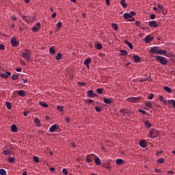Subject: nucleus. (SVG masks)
<instances>
[{"mask_svg":"<svg viewBox=\"0 0 175 175\" xmlns=\"http://www.w3.org/2000/svg\"><path fill=\"white\" fill-rule=\"evenodd\" d=\"M135 62H140V57L137 55H134L133 57Z\"/></svg>","mask_w":175,"mask_h":175,"instance_id":"nucleus-30","label":"nucleus"},{"mask_svg":"<svg viewBox=\"0 0 175 175\" xmlns=\"http://www.w3.org/2000/svg\"><path fill=\"white\" fill-rule=\"evenodd\" d=\"M11 130L12 131V132L16 133V132H17V126H16V124H12L11 126Z\"/></svg>","mask_w":175,"mask_h":175,"instance_id":"nucleus-15","label":"nucleus"},{"mask_svg":"<svg viewBox=\"0 0 175 175\" xmlns=\"http://www.w3.org/2000/svg\"><path fill=\"white\" fill-rule=\"evenodd\" d=\"M11 43L12 44L13 47H17V46H18V43L17 42V40L14 38H13L11 40Z\"/></svg>","mask_w":175,"mask_h":175,"instance_id":"nucleus-9","label":"nucleus"},{"mask_svg":"<svg viewBox=\"0 0 175 175\" xmlns=\"http://www.w3.org/2000/svg\"><path fill=\"white\" fill-rule=\"evenodd\" d=\"M159 9H161V10H163V5L159 4L158 5Z\"/></svg>","mask_w":175,"mask_h":175,"instance_id":"nucleus-53","label":"nucleus"},{"mask_svg":"<svg viewBox=\"0 0 175 175\" xmlns=\"http://www.w3.org/2000/svg\"><path fill=\"white\" fill-rule=\"evenodd\" d=\"M10 75H12L10 72H6L5 73H1L0 76L3 79H9V76H10Z\"/></svg>","mask_w":175,"mask_h":175,"instance_id":"nucleus-7","label":"nucleus"},{"mask_svg":"<svg viewBox=\"0 0 175 175\" xmlns=\"http://www.w3.org/2000/svg\"><path fill=\"white\" fill-rule=\"evenodd\" d=\"M9 162L10 163H13V162H14V157H10Z\"/></svg>","mask_w":175,"mask_h":175,"instance_id":"nucleus-46","label":"nucleus"},{"mask_svg":"<svg viewBox=\"0 0 175 175\" xmlns=\"http://www.w3.org/2000/svg\"><path fill=\"white\" fill-rule=\"evenodd\" d=\"M124 18L126 19V18H132L131 16V14L130 13H125L123 15Z\"/></svg>","mask_w":175,"mask_h":175,"instance_id":"nucleus-23","label":"nucleus"},{"mask_svg":"<svg viewBox=\"0 0 175 175\" xmlns=\"http://www.w3.org/2000/svg\"><path fill=\"white\" fill-rule=\"evenodd\" d=\"M56 16H57V14L55 12V13H53V14H52L51 18H55V17H56Z\"/></svg>","mask_w":175,"mask_h":175,"instance_id":"nucleus-61","label":"nucleus"},{"mask_svg":"<svg viewBox=\"0 0 175 175\" xmlns=\"http://www.w3.org/2000/svg\"><path fill=\"white\" fill-rule=\"evenodd\" d=\"M154 94H150L148 96V99H154Z\"/></svg>","mask_w":175,"mask_h":175,"instance_id":"nucleus-47","label":"nucleus"},{"mask_svg":"<svg viewBox=\"0 0 175 175\" xmlns=\"http://www.w3.org/2000/svg\"><path fill=\"white\" fill-rule=\"evenodd\" d=\"M120 3L123 8H126L127 5L126 3H125V0H121Z\"/></svg>","mask_w":175,"mask_h":175,"instance_id":"nucleus-33","label":"nucleus"},{"mask_svg":"<svg viewBox=\"0 0 175 175\" xmlns=\"http://www.w3.org/2000/svg\"><path fill=\"white\" fill-rule=\"evenodd\" d=\"M58 128V126L57 124H53L51 126L49 129L50 132L54 133L55 131H57V129Z\"/></svg>","mask_w":175,"mask_h":175,"instance_id":"nucleus-10","label":"nucleus"},{"mask_svg":"<svg viewBox=\"0 0 175 175\" xmlns=\"http://www.w3.org/2000/svg\"><path fill=\"white\" fill-rule=\"evenodd\" d=\"M38 29H39V28L35 26V25L32 27V31H33V32H38Z\"/></svg>","mask_w":175,"mask_h":175,"instance_id":"nucleus-39","label":"nucleus"},{"mask_svg":"<svg viewBox=\"0 0 175 175\" xmlns=\"http://www.w3.org/2000/svg\"><path fill=\"white\" fill-rule=\"evenodd\" d=\"M167 51L166 50H161V49H157V54H159L161 55H163V54H167Z\"/></svg>","mask_w":175,"mask_h":175,"instance_id":"nucleus-12","label":"nucleus"},{"mask_svg":"<svg viewBox=\"0 0 175 175\" xmlns=\"http://www.w3.org/2000/svg\"><path fill=\"white\" fill-rule=\"evenodd\" d=\"M107 6H110V0H105Z\"/></svg>","mask_w":175,"mask_h":175,"instance_id":"nucleus-57","label":"nucleus"},{"mask_svg":"<svg viewBox=\"0 0 175 175\" xmlns=\"http://www.w3.org/2000/svg\"><path fill=\"white\" fill-rule=\"evenodd\" d=\"M159 100H161V102H163L165 103V105H166V100H165V98H163V96H159Z\"/></svg>","mask_w":175,"mask_h":175,"instance_id":"nucleus-29","label":"nucleus"},{"mask_svg":"<svg viewBox=\"0 0 175 175\" xmlns=\"http://www.w3.org/2000/svg\"><path fill=\"white\" fill-rule=\"evenodd\" d=\"M62 173L63 174H65V175L68 174V170L66 168H64L62 170Z\"/></svg>","mask_w":175,"mask_h":175,"instance_id":"nucleus-45","label":"nucleus"},{"mask_svg":"<svg viewBox=\"0 0 175 175\" xmlns=\"http://www.w3.org/2000/svg\"><path fill=\"white\" fill-rule=\"evenodd\" d=\"M94 162L96 163V165H100L102 163V162L100 161V159H99V157H96L95 159H94Z\"/></svg>","mask_w":175,"mask_h":175,"instance_id":"nucleus-16","label":"nucleus"},{"mask_svg":"<svg viewBox=\"0 0 175 175\" xmlns=\"http://www.w3.org/2000/svg\"><path fill=\"white\" fill-rule=\"evenodd\" d=\"M18 94L20 96H25V91L24 90H18Z\"/></svg>","mask_w":175,"mask_h":175,"instance_id":"nucleus-17","label":"nucleus"},{"mask_svg":"<svg viewBox=\"0 0 175 175\" xmlns=\"http://www.w3.org/2000/svg\"><path fill=\"white\" fill-rule=\"evenodd\" d=\"M88 98H92V96H96V94H94V92L92 90H88Z\"/></svg>","mask_w":175,"mask_h":175,"instance_id":"nucleus-13","label":"nucleus"},{"mask_svg":"<svg viewBox=\"0 0 175 175\" xmlns=\"http://www.w3.org/2000/svg\"><path fill=\"white\" fill-rule=\"evenodd\" d=\"M61 58H62L61 53H58L57 55L56 56V59L59 60V59H61Z\"/></svg>","mask_w":175,"mask_h":175,"instance_id":"nucleus-49","label":"nucleus"},{"mask_svg":"<svg viewBox=\"0 0 175 175\" xmlns=\"http://www.w3.org/2000/svg\"><path fill=\"white\" fill-rule=\"evenodd\" d=\"M40 105L42 106V107H49V105L43 101L40 102Z\"/></svg>","mask_w":175,"mask_h":175,"instance_id":"nucleus-31","label":"nucleus"},{"mask_svg":"<svg viewBox=\"0 0 175 175\" xmlns=\"http://www.w3.org/2000/svg\"><path fill=\"white\" fill-rule=\"evenodd\" d=\"M57 109L59 111H64V108L61 106H57Z\"/></svg>","mask_w":175,"mask_h":175,"instance_id":"nucleus-48","label":"nucleus"},{"mask_svg":"<svg viewBox=\"0 0 175 175\" xmlns=\"http://www.w3.org/2000/svg\"><path fill=\"white\" fill-rule=\"evenodd\" d=\"M126 54H128V51L125 50L120 51V55L124 56V55H126Z\"/></svg>","mask_w":175,"mask_h":175,"instance_id":"nucleus-26","label":"nucleus"},{"mask_svg":"<svg viewBox=\"0 0 175 175\" xmlns=\"http://www.w3.org/2000/svg\"><path fill=\"white\" fill-rule=\"evenodd\" d=\"M12 80H18V75L14 74V75L12 76Z\"/></svg>","mask_w":175,"mask_h":175,"instance_id":"nucleus-36","label":"nucleus"},{"mask_svg":"<svg viewBox=\"0 0 175 175\" xmlns=\"http://www.w3.org/2000/svg\"><path fill=\"white\" fill-rule=\"evenodd\" d=\"M150 18H151V20H155V15H154V14H150Z\"/></svg>","mask_w":175,"mask_h":175,"instance_id":"nucleus-52","label":"nucleus"},{"mask_svg":"<svg viewBox=\"0 0 175 175\" xmlns=\"http://www.w3.org/2000/svg\"><path fill=\"white\" fill-rule=\"evenodd\" d=\"M79 85H85V82H79Z\"/></svg>","mask_w":175,"mask_h":175,"instance_id":"nucleus-59","label":"nucleus"},{"mask_svg":"<svg viewBox=\"0 0 175 175\" xmlns=\"http://www.w3.org/2000/svg\"><path fill=\"white\" fill-rule=\"evenodd\" d=\"M11 18H12V20L16 21V20H17V16L14 15V16H12V17Z\"/></svg>","mask_w":175,"mask_h":175,"instance_id":"nucleus-58","label":"nucleus"},{"mask_svg":"<svg viewBox=\"0 0 175 175\" xmlns=\"http://www.w3.org/2000/svg\"><path fill=\"white\" fill-rule=\"evenodd\" d=\"M94 109L98 113H100V111H102V109H100L99 107H95Z\"/></svg>","mask_w":175,"mask_h":175,"instance_id":"nucleus-40","label":"nucleus"},{"mask_svg":"<svg viewBox=\"0 0 175 175\" xmlns=\"http://www.w3.org/2000/svg\"><path fill=\"white\" fill-rule=\"evenodd\" d=\"M21 17H22L23 20L26 21V23H31L32 21V20H33V18L31 16H25L24 15H21Z\"/></svg>","mask_w":175,"mask_h":175,"instance_id":"nucleus-4","label":"nucleus"},{"mask_svg":"<svg viewBox=\"0 0 175 175\" xmlns=\"http://www.w3.org/2000/svg\"><path fill=\"white\" fill-rule=\"evenodd\" d=\"M138 111H139V113H142V114H143L144 116L146 115V111L144 110L138 109Z\"/></svg>","mask_w":175,"mask_h":175,"instance_id":"nucleus-51","label":"nucleus"},{"mask_svg":"<svg viewBox=\"0 0 175 175\" xmlns=\"http://www.w3.org/2000/svg\"><path fill=\"white\" fill-rule=\"evenodd\" d=\"M145 106H146V107H152V103H151V101H146L145 103Z\"/></svg>","mask_w":175,"mask_h":175,"instance_id":"nucleus-20","label":"nucleus"},{"mask_svg":"<svg viewBox=\"0 0 175 175\" xmlns=\"http://www.w3.org/2000/svg\"><path fill=\"white\" fill-rule=\"evenodd\" d=\"M139 146L142 147V148H146V147H147V142H146L145 140H142L139 142Z\"/></svg>","mask_w":175,"mask_h":175,"instance_id":"nucleus-11","label":"nucleus"},{"mask_svg":"<svg viewBox=\"0 0 175 175\" xmlns=\"http://www.w3.org/2000/svg\"><path fill=\"white\" fill-rule=\"evenodd\" d=\"M34 122H36V124H37L38 126H41L40 120H39V118H36L34 120Z\"/></svg>","mask_w":175,"mask_h":175,"instance_id":"nucleus-34","label":"nucleus"},{"mask_svg":"<svg viewBox=\"0 0 175 175\" xmlns=\"http://www.w3.org/2000/svg\"><path fill=\"white\" fill-rule=\"evenodd\" d=\"M164 90L166 91V92H168L169 94H172V89L167 86L164 87Z\"/></svg>","mask_w":175,"mask_h":175,"instance_id":"nucleus-24","label":"nucleus"},{"mask_svg":"<svg viewBox=\"0 0 175 175\" xmlns=\"http://www.w3.org/2000/svg\"><path fill=\"white\" fill-rule=\"evenodd\" d=\"M145 126H146V128H151V123H150L148 121H146Z\"/></svg>","mask_w":175,"mask_h":175,"instance_id":"nucleus-37","label":"nucleus"},{"mask_svg":"<svg viewBox=\"0 0 175 175\" xmlns=\"http://www.w3.org/2000/svg\"><path fill=\"white\" fill-rule=\"evenodd\" d=\"M167 173L168 174H174V172H173L172 170L168 171Z\"/></svg>","mask_w":175,"mask_h":175,"instance_id":"nucleus-62","label":"nucleus"},{"mask_svg":"<svg viewBox=\"0 0 175 175\" xmlns=\"http://www.w3.org/2000/svg\"><path fill=\"white\" fill-rule=\"evenodd\" d=\"M112 27L113 28L114 31H117V29H118V26H117V24L116 23L112 25Z\"/></svg>","mask_w":175,"mask_h":175,"instance_id":"nucleus-43","label":"nucleus"},{"mask_svg":"<svg viewBox=\"0 0 175 175\" xmlns=\"http://www.w3.org/2000/svg\"><path fill=\"white\" fill-rule=\"evenodd\" d=\"M22 58H24L25 59H27V61H31L32 59V57H31V51L29 50H24L22 52Z\"/></svg>","mask_w":175,"mask_h":175,"instance_id":"nucleus-1","label":"nucleus"},{"mask_svg":"<svg viewBox=\"0 0 175 175\" xmlns=\"http://www.w3.org/2000/svg\"><path fill=\"white\" fill-rule=\"evenodd\" d=\"M16 70V72H21V68H17Z\"/></svg>","mask_w":175,"mask_h":175,"instance_id":"nucleus-64","label":"nucleus"},{"mask_svg":"<svg viewBox=\"0 0 175 175\" xmlns=\"http://www.w3.org/2000/svg\"><path fill=\"white\" fill-rule=\"evenodd\" d=\"M158 136V134L157 133V131L155 130H151L149 133V137L152 139H154V137H157Z\"/></svg>","mask_w":175,"mask_h":175,"instance_id":"nucleus-5","label":"nucleus"},{"mask_svg":"<svg viewBox=\"0 0 175 175\" xmlns=\"http://www.w3.org/2000/svg\"><path fill=\"white\" fill-rule=\"evenodd\" d=\"M86 161L88 163H90V162H92V157H91V154L88 155L86 157Z\"/></svg>","mask_w":175,"mask_h":175,"instance_id":"nucleus-25","label":"nucleus"},{"mask_svg":"<svg viewBox=\"0 0 175 175\" xmlns=\"http://www.w3.org/2000/svg\"><path fill=\"white\" fill-rule=\"evenodd\" d=\"M146 43H150L151 40H152V37L150 36H147L144 39Z\"/></svg>","mask_w":175,"mask_h":175,"instance_id":"nucleus-14","label":"nucleus"},{"mask_svg":"<svg viewBox=\"0 0 175 175\" xmlns=\"http://www.w3.org/2000/svg\"><path fill=\"white\" fill-rule=\"evenodd\" d=\"M155 173H161V170L159 169H155L154 170Z\"/></svg>","mask_w":175,"mask_h":175,"instance_id":"nucleus-60","label":"nucleus"},{"mask_svg":"<svg viewBox=\"0 0 175 175\" xmlns=\"http://www.w3.org/2000/svg\"><path fill=\"white\" fill-rule=\"evenodd\" d=\"M103 92V89H102V88H98L96 90L97 94H101Z\"/></svg>","mask_w":175,"mask_h":175,"instance_id":"nucleus-44","label":"nucleus"},{"mask_svg":"<svg viewBox=\"0 0 175 175\" xmlns=\"http://www.w3.org/2000/svg\"><path fill=\"white\" fill-rule=\"evenodd\" d=\"M103 46L102 45V44L100 43H97L96 44V48L98 49V50H102Z\"/></svg>","mask_w":175,"mask_h":175,"instance_id":"nucleus-28","label":"nucleus"},{"mask_svg":"<svg viewBox=\"0 0 175 175\" xmlns=\"http://www.w3.org/2000/svg\"><path fill=\"white\" fill-rule=\"evenodd\" d=\"M116 164L117 165H123L124 164V160L121 159H116Z\"/></svg>","mask_w":175,"mask_h":175,"instance_id":"nucleus-18","label":"nucleus"},{"mask_svg":"<svg viewBox=\"0 0 175 175\" xmlns=\"http://www.w3.org/2000/svg\"><path fill=\"white\" fill-rule=\"evenodd\" d=\"M5 105L8 110H10L12 109V104L10 102H6Z\"/></svg>","mask_w":175,"mask_h":175,"instance_id":"nucleus-27","label":"nucleus"},{"mask_svg":"<svg viewBox=\"0 0 175 175\" xmlns=\"http://www.w3.org/2000/svg\"><path fill=\"white\" fill-rule=\"evenodd\" d=\"M125 43L127 44V46H129L131 50L133 49V45L132 44V43L129 42V41H125Z\"/></svg>","mask_w":175,"mask_h":175,"instance_id":"nucleus-22","label":"nucleus"},{"mask_svg":"<svg viewBox=\"0 0 175 175\" xmlns=\"http://www.w3.org/2000/svg\"><path fill=\"white\" fill-rule=\"evenodd\" d=\"M64 120L67 122H70V119L69 118H68V117L64 118Z\"/></svg>","mask_w":175,"mask_h":175,"instance_id":"nucleus-56","label":"nucleus"},{"mask_svg":"<svg viewBox=\"0 0 175 175\" xmlns=\"http://www.w3.org/2000/svg\"><path fill=\"white\" fill-rule=\"evenodd\" d=\"M10 152H11L10 150H6L3 151V153L4 154V155H10Z\"/></svg>","mask_w":175,"mask_h":175,"instance_id":"nucleus-35","label":"nucleus"},{"mask_svg":"<svg viewBox=\"0 0 175 175\" xmlns=\"http://www.w3.org/2000/svg\"><path fill=\"white\" fill-rule=\"evenodd\" d=\"M154 58L157 61H159L161 65H167V59H166L165 57L156 55Z\"/></svg>","mask_w":175,"mask_h":175,"instance_id":"nucleus-2","label":"nucleus"},{"mask_svg":"<svg viewBox=\"0 0 175 175\" xmlns=\"http://www.w3.org/2000/svg\"><path fill=\"white\" fill-rule=\"evenodd\" d=\"M157 162H159V163H163V162H165V159L163 158H160L157 160Z\"/></svg>","mask_w":175,"mask_h":175,"instance_id":"nucleus-42","label":"nucleus"},{"mask_svg":"<svg viewBox=\"0 0 175 175\" xmlns=\"http://www.w3.org/2000/svg\"><path fill=\"white\" fill-rule=\"evenodd\" d=\"M103 102L105 103L107 105H110V103H111V98H104Z\"/></svg>","mask_w":175,"mask_h":175,"instance_id":"nucleus-19","label":"nucleus"},{"mask_svg":"<svg viewBox=\"0 0 175 175\" xmlns=\"http://www.w3.org/2000/svg\"><path fill=\"white\" fill-rule=\"evenodd\" d=\"M126 100H128V102H131L132 103H137V102L140 100V97H130L126 98Z\"/></svg>","mask_w":175,"mask_h":175,"instance_id":"nucleus-3","label":"nucleus"},{"mask_svg":"<svg viewBox=\"0 0 175 175\" xmlns=\"http://www.w3.org/2000/svg\"><path fill=\"white\" fill-rule=\"evenodd\" d=\"M90 64H91V58L86 59L83 62V65H88Z\"/></svg>","mask_w":175,"mask_h":175,"instance_id":"nucleus-21","label":"nucleus"},{"mask_svg":"<svg viewBox=\"0 0 175 175\" xmlns=\"http://www.w3.org/2000/svg\"><path fill=\"white\" fill-rule=\"evenodd\" d=\"M158 50H159V46H153L152 48H150V50L149 51V53H156L158 51Z\"/></svg>","mask_w":175,"mask_h":175,"instance_id":"nucleus-8","label":"nucleus"},{"mask_svg":"<svg viewBox=\"0 0 175 175\" xmlns=\"http://www.w3.org/2000/svg\"><path fill=\"white\" fill-rule=\"evenodd\" d=\"M1 175H6V171L4 169H0Z\"/></svg>","mask_w":175,"mask_h":175,"instance_id":"nucleus-38","label":"nucleus"},{"mask_svg":"<svg viewBox=\"0 0 175 175\" xmlns=\"http://www.w3.org/2000/svg\"><path fill=\"white\" fill-rule=\"evenodd\" d=\"M149 27L157 28L158 27V24H157V22L155 21H151L148 22Z\"/></svg>","mask_w":175,"mask_h":175,"instance_id":"nucleus-6","label":"nucleus"},{"mask_svg":"<svg viewBox=\"0 0 175 175\" xmlns=\"http://www.w3.org/2000/svg\"><path fill=\"white\" fill-rule=\"evenodd\" d=\"M49 52L51 53V54H55V49H54V47L51 46L49 49Z\"/></svg>","mask_w":175,"mask_h":175,"instance_id":"nucleus-32","label":"nucleus"},{"mask_svg":"<svg viewBox=\"0 0 175 175\" xmlns=\"http://www.w3.org/2000/svg\"><path fill=\"white\" fill-rule=\"evenodd\" d=\"M57 27L59 28H59H61V27H62V23H61V22H58L57 23Z\"/></svg>","mask_w":175,"mask_h":175,"instance_id":"nucleus-50","label":"nucleus"},{"mask_svg":"<svg viewBox=\"0 0 175 175\" xmlns=\"http://www.w3.org/2000/svg\"><path fill=\"white\" fill-rule=\"evenodd\" d=\"M33 161H34V162L39 163L40 162L39 157L34 156Z\"/></svg>","mask_w":175,"mask_h":175,"instance_id":"nucleus-41","label":"nucleus"},{"mask_svg":"<svg viewBox=\"0 0 175 175\" xmlns=\"http://www.w3.org/2000/svg\"><path fill=\"white\" fill-rule=\"evenodd\" d=\"M36 27H38V28H40V23H36Z\"/></svg>","mask_w":175,"mask_h":175,"instance_id":"nucleus-63","label":"nucleus"},{"mask_svg":"<svg viewBox=\"0 0 175 175\" xmlns=\"http://www.w3.org/2000/svg\"><path fill=\"white\" fill-rule=\"evenodd\" d=\"M129 14L131 15V17H132V16H135V14H136V13L133 11H131V12H130Z\"/></svg>","mask_w":175,"mask_h":175,"instance_id":"nucleus-55","label":"nucleus"},{"mask_svg":"<svg viewBox=\"0 0 175 175\" xmlns=\"http://www.w3.org/2000/svg\"><path fill=\"white\" fill-rule=\"evenodd\" d=\"M0 50H5V45L1 44H0Z\"/></svg>","mask_w":175,"mask_h":175,"instance_id":"nucleus-54","label":"nucleus"}]
</instances>
